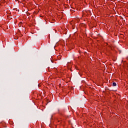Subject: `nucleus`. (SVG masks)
Listing matches in <instances>:
<instances>
[{"label": "nucleus", "mask_w": 128, "mask_h": 128, "mask_svg": "<svg viewBox=\"0 0 128 128\" xmlns=\"http://www.w3.org/2000/svg\"><path fill=\"white\" fill-rule=\"evenodd\" d=\"M112 86H116V82H113V83H112Z\"/></svg>", "instance_id": "f257e3e1"}]
</instances>
